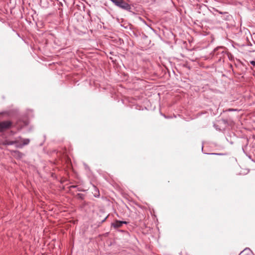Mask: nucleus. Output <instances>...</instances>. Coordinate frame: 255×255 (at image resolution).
<instances>
[{
	"label": "nucleus",
	"instance_id": "1a4fd4ad",
	"mask_svg": "<svg viewBox=\"0 0 255 255\" xmlns=\"http://www.w3.org/2000/svg\"><path fill=\"white\" fill-rule=\"evenodd\" d=\"M250 63H251L252 65H253L254 66H255V61H254V60L251 61H250Z\"/></svg>",
	"mask_w": 255,
	"mask_h": 255
},
{
	"label": "nucleus",
	"instance_id": "423d86ee",
	"mask_svg": "<svg viewBox=\"0 0 255 255\" xmlns=\"http://www.w3.org/2000/svg\"><path fill=\"white\" fill-rule=\"evenodd\" d=\"M92 194H93L94 196L96 198H99L100 195V191L98 188L95 185L93 186Z\"/></svg>",
	"mask_w": 255,
	"mask_h": 255
},
{
	"label": "nucleus",
	"instance_id": "f257e3e1",
	"mask_svg": "<svg viewBox=\"0 0 255 255\" xmlns=\"http://www.w3.org/2000/svg\"><path fill=\"white\" fill-rule=\"evenodd\" d=\"M115 5L117 6L127 10L128 11H131V6L128 3L126 2L124 0H110Z\"/></svg>",
	"mask_w": 255,
	"mask_h": 255
},
{
	"label": "nucleus",
	"instance_id": "39448f33",
	"mask_svg": "<svg viewBox=\"0 0 255 255\" xmlns=\"http://www.w3.org/2000/svg\"><path fill=\"white\" fill-rule=\"evenodd\" d=\"M11 153L13 156L18 159H20L22 158V157L24 155V154L20 152L18 150H12L11 151Z\"/></svg>",
	"mask_w": 255,
	"mask_h": 255
},
{
	"label": "nucleus",
	"instance_id": "9d476101",
	"mask_svg": "<svg viewBox=\"0 0 255 255\" xmlns=\"http://www.w3.org/2000/svg\"><path fill=\"white\" fill-rule=\"evenodd\" d=\"M77 186H75V185H72L70 187V189H72V188H76Z\"/></svg>",
	"mask_w": 255,
	"mask_h": 255
},
{
	"label": "nucleus",
	"instance_id": "f03ea898",
	"mask_svg": "<svg viewBox=\"0 0 255 255\" xmlns=\"http://www.w3.org/2000/svg\"><path fill=\"white\" fill-rule=\"evenodd\" d=\"M12 126V123L9 121H5L0 122V132H3L5 130L10 128Z\"/></svg>",
	"mask_w": 255,
	"mask_h": 255
},
{
	"label": "nucleus",
	"instance_id": "f8f14e48",
	"mask_svg": "<svg viewBox=\"0 0 255 255\" xmlns=\"http://www.w3.org/2000/svg\"><path fill=\"white\" fill-rule=\"evenodd\" d=\"M236 110L235 109H229L228 110L229 111H236Z\"/></svg>",
	"mask_w": 255,
	"mask_h": 255
},
{
	"label": "nucleus",
	"instance_id": "0eeeda50",
	"mask_svg": "<svg viewBox=\"0 0 255 255\" xmlns=\"http://www.w3.org/2000/svg\"><path fill=\"white\" fill-rule=\"evenodd\" d=\"M127 224L128 222L126 221H120L117 220L113 224V226L115 228H119L121 227L123 224Z\"/></svg>",
	"mask_w": 255,
	"mask_h": 255
},
{
	"label": "nucleus",
	"instance_id": "7ed1b4c3",
	"mask_svg": "<svg viewBox=\"0 0 255 255\" xmlns=\"http://www.w3.org/2000/svg\"><path fill=\"white\" fill-rule=\"evenodd\" d=\"M18 143V139L17 138H15V140L13 141H10L8 140H5L3 141H1L0 142V144L3 145H11L15 144L16 145Z\"/></svg>",
	"mask_w": 255,
	"mask_h": 255
},
{
	"label": "nucleus",
	"instance_id": "6e6552de",
	"mask_svg": "<svg viewBox=\"0 0 255 255\" xmlns=\"http://www.w3.org/2000/svg\"><path fill=\"white\" fill-rule=\"evenodd\" d=\"M77 196L78 197V198L82 199V200L84 199V197H85V195L84 194H81V193L77 194Z\"/></svg>",
	"mask_w": 255,
	"mask_h": 255
},
{
	"label": "nucleus",
	"instance_id": "2eb2a0df",
	"mask_svg": "<svg viewBox=\"0 0 255 255\" xmlns=\"http://www.w3.org/2000/svg\"><path fill=\"white\" fill-rule=\"evenodd\" d=\"M18 138L21 139V137H20V136H19V137H18Z\"/></svg>",
	"mask_w": 255,
	"mask_h": 255
},
{
	"label": "nucleus",
	"instance_id": "4468645a",
	"mask_svg": "<svg viewBox=\"0 0 255 255\" xmlns=\"http://www.w3.org/2000/svg\"><path fill=\"white\" fill-rule=\"evenodd\" d=\"M78 191H82V190H81V189H80V188H78Z\"/></svg>",
	"mask_w": 255,
	"mask_h": 255
},
{
	"label": "nucleus",
	"instance_id": "9b49d317",
	"mask_svg": "<svg viewBox=\"0 0 255 255\" xmlns=\"http://www.w3.org/2000/svg\"><path fill=\"white\" fill-rule=\"evenodd\" d=\"M210 154L221 155V154H220V153H210Z\"/></svg>",
	"mask_w": 255,
	"mask_h": 255
},
{
	"label": "nucleus",
	"instance_id": "ddd939ff",
	"mask_svg": "<svg viewBox=\"0 0 255 255\" xmlns=\"http://www.w3.org/2000/svg\"><path fill=\"white\" fill-rule=\"evenodd\" d=\"M218 12H219L220 14H223V13H226L227 12H221V11H219L218 10H217Z\"/></svg>",
	"mask_w": 255,
	"mask_h": 255
},
{
	"label": "nucleus",
	"instance_id": "20e7f679",
	"mask_svg": "<svg viewBox=\"0 0 255 255\" xmlns=\"http://www.w3.org/2000/svg\"><path fill=\"white\" fill-rule=\"evenodd\" d=\"M30 139L29 138H25L22 139V143H18L15 145L16 148H22L23 146L29 144Z\"/></svg>",
	"mask_w": 255,
	"mask_h": 255
}]
</instances>
